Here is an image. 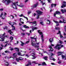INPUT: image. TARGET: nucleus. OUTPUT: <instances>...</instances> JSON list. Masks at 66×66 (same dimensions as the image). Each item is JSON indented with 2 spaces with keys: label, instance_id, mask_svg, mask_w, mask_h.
Listing matches in <instances>:
<instances>
[{
  "label": "nucleus",
  "instance_id": "nucleus-11",
  "mask_svg": "<svg viewBox=\"0 0 66 66\" xmlns=\"http://www.w3.org/2000/svg\"><path fill=\"white\" fill-rule=\"evenodd\" d=\"M36 21H34V22H29L30 23H32V26L33 27H35V26H36V24L35 23H36Z\"/></svg>",
  "mask_w": 66,
  "mask_h": 66
},
{
  "label": "nucleus",
  "instance_id": "nucleus-16",
  "mask_svg": "<svg viewBox=\"0 0 66 66\" xmlns=\"http://www.w3.org/2000/svg\"><path fill=\"white\" fill-rule=\"evenodd\" d=\"M17 54L19 55H20L21 56H24V54H23V55H21V53H20L19 51L18 52V53Z\"/></svg>",
  "mask_w": 66,
  "mask_h": 66
},
{
  "label": "nucleus",
  "instance_id": "nucleus-22",
  "mask_svg": "<svg viewBox=\"0 0 66 66\" xmlns=\"http://www.w3.org/2000/svg\"><path fill=\"white\" fill-rule=\"evenodd\" d=\"M61 11L62 12V13H63V14H64V12H66V9H64V10H61Z\"/></svg>",
  "mask_w": 66,
  "mask_h": 66
},
{
  "label": "nucleus",
  "instance_id": "nucleus-24",
  "mask_svg": "<svg viewBox=\"0 0 66 66\" xmlns=\"http://www.w3.org/2000/svg\"><path fill=\"white\" fill-rule=\"evenodd\" d=\"M13 56L14 57H16L17 56V54L16 53H15L13 54Z\"/></svg>",
  "mask_w": 66,
  "mask_h": 66
},
{
  "label": "nucleus",
  "instance_id": "nucleus-51",
  "mask_svg": "<svg viewBox=\"0 0 66 66\" xmlns=\"http://www.w3.org/2000/svg\"><path fill=\"white\" fill-rule=\"evenodd\" d=\"M25 56H26L27 57H29V56L28 55V54H26L25 55Z\"/></svg>",
  "mask_w": 66,
  "mask_h": 66
},
{
  "label": "nucleus",
  "instance_id": "nucleus-34",
  "mask_svg": "<svg viewBox=\"0 0 66 66\" xmlns=\"http://www.w3.org/2000/svg\"><path fill=\"white\" fill-rule=\"evenodd\" d=\"M16 5H17V6H19L20 7H23V6H24L23 5H18V4H17Z\"/></svg>",
  "mask_w": 66,
  "mask_h": 66
},
{
  "label": "nucleus",
  "instance_id": "nucleus-26",
  "mask_svg": "<svg viewBox=\"0 0 66 66\" xmlns=\"http://www.w3.org/2000/svg\"><path fill=\"white\" fill-rule=\"evenodd\" d=\"M49 40L50 43H52L53 41V38L52 39L51 38Z\"/></svg>",
  "mask_w": 66,
  "mask_h": 66
},
{
  "label": "nucleus",
  "instance_id": "nucleus-63",
  "mask_svg": "<svg viewBox=\"0 0 66 66\" xmlns=\"http://www.w3.org/2000/svg\"><path fill=\"white\" fill-rule=\"evenodd\" d=\"M31 11H29L28 12V14H30V13H31Z\"/></svg>",
  "mask_w": 66,
  "mask_h": 66
},
{
  "label": "nucleus",
  "instance_id": "nucleus-40",
  "mask_svg": "<svg viewBox=\"0 0 66 66\" xmlns=\"http://www.w3.org/2000/svg\"><path fill=\"white\" fill-rule=\"evenodd\" d=\"M8 45H11V44H7L5 46V47H6L7 46H8Z\"/></svg>",
  "mask_w": 66,
  "mask_h": 66
},
{
  "label": "nucleus",
  "instance_id": "nucleus-4",
  "mask_svg": "<svg viewBox=\"0 0 66 66\" xmlns=\"http://www.w3.org/2000/svg\"><path fill=\"white\" fill-rule=\"evenodd\" d=\"M29 51L30 52V53L31 54H33V55H35V53L36 52L35 50L33 49H31V48H29Z\"/></svg>",
  "mask_w": 66,
  "mask_h": 66
},
{
  "label": "nucleus",
  "instance_id": "nucleus-47",
  "mask_svg": "<svg viewBox=\"0 0 66 66\" xmlns=\"http://www.w3.org/2000/svg\"><path fill=\"white\" fill-rule=\"evenodd\" d=\"M23 17H24V18H26V19H27V20H28V18L24 16H23Z\"/></svg>",
  "mask_w": 66,
  "mask_h": 66
},
{
  "label": "nucleus",
  "instance_id": "nucleus-31",
  "mask_svg": "<svg viewBox=\"0 0 66 66\" xmlns=\"http://www.w3.org/2000/svg\"><path fill=\"white\" fill-rule=\"evenodd\" d=\"M36 29H37V28L33 27L32 28V31H34V30H36Z\"/></svg>",
  "mask_w": 66,
  "mask_h": 66
},
{
  "label": "nucleus",
  "instance_id": "nucleus-55",
  "mask_svg": "<svg viewBox=\"0 0 66 66\" xmlns=\"http://www.w3.org/2000/svg\"><path fill=\"white\" fill-rule=\"evenodd\" d=\"M47 1H48V3H50V2H51V0H47Z\"/></svg>",
  "mask_w": 66,
  "mask_h": 66
},
{
  "label": "nucleus",
  "instance_id": "nucleus-41",
  "mask_svg": "<svg viewBox=\"0 0 66 66\" xmlns=\"http://www.w3.org/2000/svg\"><path fill=\"white\" fill-rule=\"evenodd\" d=\"M55 29H56V30H60V28L58 27H55Z\"/></svg>",
  "mask_w": 66,
  "mask_h": 66
},
{
  "label": "nucleus",
  "instance_id": "nucleus-62",
  "mask_svg": "<svg viewBox=\"0 0 66 66\" xmlns=\"http://www.w3.org/2000/svg\"><path fill=\"white\" fill-rule=\"evenodd\" d=\"M61 19H64V18L63 16H61L60 17Z\"/></svg>",
  "mask_w": 66,
  "mask_h": 66
},
{
  "label": "nucleus",
  "instance_id": "nucleus-52",
  "mask_svg": "<svg viewBox=\"0 0 66 66\" xmlns=\"http://www.w3.org/2000/svg\"><path fill=\"white\" fill-rule=\"evenodd\" d=\"M5 29H7V27L5 26L4 28V30H5Z\"/></svg>",
  "mask_w": 66,
  "mask_h": 66
},
{
  "label": "nucleus",
  "instance_id": "nucleus-50",
  "mask_svg": "<svg viewBox=\"0 0 66 66\" xmlns=\"http://www.w3.org/2000/svg\"><path fill=\"white\" fill-rule=\"evenodd\" d=\"M10 39L11 40H13V37L11 36L10 38Z\"/></svg>",
  "mask_w": 66,
  "mask_h": 66
},
{
  "label": "nucleus",
  "instance_id": "nucleus-17",
  "mask_svg": "<svg viewBox=\"0 0 66 66\" xmlns=\"http://www.w3.org/2000/svg\"><path fill=\"white\" fill-rule=\"evenodd\" d=\"M47 23L48 24H50V23H51V20H47Z\"/></svg>",
  "mask_w": 66,
  "mask_h": 66
},
{
  "label": "nucleus",
  "instance_id": "nucleus-64",
  "mask_svg": "<svg viewBox=\"0 0 66 66\" xmlns=\"http://www.w3.org/2000/svg\"><path fill=\"white\" fill-rule=\"evenodd\" d=\"M64 28L65 30L66 29V26H65L64 27Z\"/></svg>",
  "mask_w": 66,
  "mask_h": 66
},
{
  "label": "nucleus",
  "instance_id": "nucleus-1",
  "mask_svg": "<svg viewBox=\"0 0 66 66\" xmlns=\"http://www.w3.org/2000/svg\"><path fill=\"white\" fill-rule=\"evenodd\" d=\"M31 45L32 46H34L35 47H37V48H38L37 49V50H38V49H41L40 48H39V43H36V44L35 43V42L33 41H31Z\"/></svg>",
  "mask_w": 66,
  "mask_h": 66
},
{
  "label": "nucleus",
  "instance_id": "nucleus-8",
  "mask_svg": "<svg viewBox=\"0 0 66 66\" xmlns=\"http://www.w3.org/2000/svg\"><path fill=\"white\" fill-rule=\"evenodd\" d=\"M17 4H18V2H17L16 3H13L12 6L13 9H17V7L16 5H17Z\"/></svg>",
  "mask_w": 66,
  "mask_h": 66
},
{
  "label": "nucleus",
  "instance_id": "nucleus-35",
  "mask_svg": "<svg viewBox=\"0 0 66 66\" xmlns=\"http://www.w3.org/2000/svg\"><path fill=\"white\" fill-rule=\"evenodd\" d=\"M5 64L6 66H8V65H9V63L7 62H5Z\"/></svg>",
  "mask_w": 66,
  "mask_h": 66
},
{
  "label": "nucleus",
  "instance_id": "nucleus-15",
  "mask_svg": "<svg viewBox=\"0 0 66 66\" xmlns=\"http://www.w3.org/2000/svg\"><path fill=\"white\" fill-rule=\"evenodd\" d=\"M59 22V23H66V21L64 19H63V21H62L61 20H60Z\"/></svg>",
  "mask_w": 66,
  "mask_h": 66
},
{
  "label": "nucleus",
  "instance_id": "nucleus-18",
  "mask_svg": "<svg viewBox=\"0 0 66 66\" xmlns=\"http://www.w3.org/2000/svg\"><path fill=\"white\" fill-rule=\"evenodd\" d=\"M30 38L31 39H35L36 42V39H37V37H36V36H35L34 37H30Z\"/></svg>",
  "mask_w": 66,
  "mask_h": 66
},
{
  "label": "nucleus",
  "instance_id": "nucleus-21",
  "mask_svg": "<svg viewBox=\"0 0 66 66\" xmlns=\"http://www.w3.org/2000/svg\"><path fill=\"white\" fill-rule=\"evenodd\" d=\"M30 55H31V56H32V57L31 58L32 59H35L36 58V57H35V56L33 55V54H31Z\"/></svg>",
  "mask_w": 66,
  "mask_h": 66
},
{
  "label": "nucleus",
  "instance_id": "nucleus-56",
  "mask_svg": "<svg viewBox=\"0 0 66 66\" xmlns=\"http://www.w3.org/2000/svg\"><path fill=\"white\" fill-rule=\"evenodd\" d=\"M51 56H53L54 55V54H53L52 53H51Z\"/></svg>",
  "mask_w": 66,
  "mask_h": 66
},
{
  "label": "nucleus",
  "instance_id": "nucleus-20",
  "mask_svg": "<svg viewBox=\"0 0 66 66\" xmlns=\"http://www.w3.org/2000/svg\"><path fill=\"white\" fill-rule=\"evenodd\" d=\"M38 65H39V66H40V65H42V66H43V65H46V63L45 62H44L42 63V64H38Z\"/></svg>",
  "mask_w": 66,
  "mask_h": 66
},
{
  "label": "nucleus",
  "instance_id": "nucleus-58",
  "mask_svg": "<svg viewBox=\"0 0 66 66\" xmlns=\"http://www.w3.org/2000/svg\"><path fill=\"white\" fill-rule=\"evenodd\" d=\"M3 23H2V22H0V25H2Z\"/></svg>",
  "mask_w": 66,
  "mask_h": 66
},
{
  "label": "nucleus",
  "instance_id": "nucleus-48",
  "mask_svg": "<svg viewBox=\"0 0 66 66\" xmlns=\"http://www.w3.org/2000/svg\"><path fill=\"white\" fill-rule=\"evenodd\" d=\"M5 53H10V52L9 51H5Z\"/></svg>",
  "mask_w": 66,
  "mask_h": 66
},
{
  "label": "nucleus",
  "instance_id": "nucleus-42",
  "mask_svg": "<svg viewBox=\"0 0 66 66\" xmlns=\"http://www.w3.org/2000/svg\"><path fill=\"white\" fill-rule=\"evenodd\" d=\"M48 58V57H43V59L45 60H47V59Z\"/></svg>",
  "mask_w": 66,
  "mask_h": 66
},
{
  "label": "nucleus",
  "instance_id": "nucleus-36",
  "mask_svg": "<svg viewBox=\"0 0 66 66\" xmlns=\"http://www.w3.org/2000/svg\"><path fill=\"white\" fill-rule=\"evenodd\" d=\"M50 60H53V61H55V59H54V58L52 57H50Z\"/></svg>",
  "mask_w": 66,
  "mask_h": 66
},
{
  "label": "nucleus",
  "instance_id": "nucleus-53",
  "mask_svg": "<svg viewBox=\"0 0 66 66\" xmlns=\"http://www.w3.org/2000/svg\"><path fill=\"white\" fill-rule=\"evenodd\" d=\"M21 34L22 35H25V33H21Z\"/></svg>",
  "mask_w": 66,
  "mask_h": 66
},
{
  "label": "nucleus",
  "instance_id": "nucleus-60",
  "mask_svg": "<svg viewBox=\"0 0 66 66\" xmlns=\"http://www.w3.org/2000/svg\"><path fill=\"white\" fill-rule=\"evenodd\" d=\"M23 16L22 14H21L20 15H19V16L20 17H22V16Z\"/></svg>",
  "mask_w": 66,
  "mask_h": 66
},
{
  "label": "nucleus",
  "instance_id": "nucleus-29",
  "mask_svg": "<svg viewBox=\"0 0 66 66\" xmlns=\"http://www.w3.org/2000/svg\"><path fill=\"white\" fill-rule=\"evenodd\" d=\"M58 53L59 54L58 55L59 56L60 55H61V54H62V53H63V52H58Z\"/></svg>",
  "mask_w": 66,
  "mask_h": 66
},
{
  "label": "nucleus",
  "instance_id": "nucleus-54",
  "mask_svg": "<svg viewBox=\"0 0 66 66\" xmlns=\"http://www.w3.org/2000/svg\"><path fill=\"white\" fill-rule=\"evenodd\" d=\"M8 23H9V24H10V25H11V24H12L11 23V22H8Z\"/></svg>",
  "mask_w": 66,
  "mask_h": 66
},
{
  "label": "nucleus",
  "instance_id": "nucleus-44",
  "mask_svg": "<svg viewBox=\"0 0 66 66\" xmlns=\"http://www.w3.org/2000/svg\"><path fill=\"white\" fill-rule=\"evenodd\" d=\"M20 22H21L22 21H23V19H22V18H20Z\"/></svg>",
  "mask_w": 66,
  "mask_h": 66
},
{
  "label": "nucleus",
  "instance_id": "nucleus-6",
  "mask_svg": "<svg viewBox=\"0 0 66 66\" xmlns=\"http://www.w3.org/2000/svg\"><path fill=\"white\" fill-rule=\"evenodd\" d=\"M5 15H6V13H2L0 15V17L2 19H5Z\"/></svg>",
  "mask_w": 66,
  "mask_h": 66
},
{
  "label": "nucleus",
  "instance_id": "nucleus-57",
  "mask_svg": "<svg viewBox=\"0 0 66 66\" xmlns=\"http://www.w3.org/2000/svg\"><path fill=\"white\" fill-rule=\"evenodd\" d=\"M29 43V41H27L26 42V43H25V44H28Z\"/></svg>",
  "mask_w": 66,
  "mask_h": 66
},
{
  "label": "nucleus",
  "instance_id": "nucleus-30",
  "mask_svg": "<svg viewBox=\"0 0 66 66\" xmlns=\"http://www.w3.org/2000/svg\"><path fill=\"white\" fill-rule=\"evenodd\" d=\"M49 47L50 48L51 51H53V48H52V47H51V46L50 45L49 46Z\"/></svg>",
  "mask_w": 66,
  "mask_h": 66
},
{
  "label": "nucleus",
  "instance_id": "nucleus-27",
  "mask_svg": "<svg viewBox=\"0 0 66 66\" xmlns=\"http://www.w3.org/2000/svg\"><path fill=\"white\" fill-rule=\"evenodd\" d=\"M39 1H41L40 2V3H42L43 5H44V4H45V3H43V1H41V0H39Z\"/></svg>",
  "mask_w": 66,
  "mask_h": 66
},
{
  "label": "nucleus",
  "instance_id": "nucleus-5",
  "mask_svg": "<svg viewBox=\"0 0 66 66\" xmlns=\"http://www.w3.org/2000/svg\"><path fill=\"white\" fill-rule=\"evenodd\" d=\"M38 33H39L40 35L42 41L43 42L44 40V36L43 35V34L42 32H40V30H38Z\"/></svg>",
  "mask_w": 66,
  "mask_h": 66
},
{
  "label": "nucleus",
  "instance_id": "nucleus-38",
  "mask_svg": "<svg viewBox=\"0 0 66 66\" xmlns=\"http://www.w3.org/2000/svg\"><path fill=\"white\" fill-rule=\"evenodd\" d=\"M62 57L63 59L64 60H66V58H65V56H64L63 55H62Z\"/></svg>",
  "mask_w": 66,
  "mask_h": 66
},
{
  "label": "nucleus",
  "instance_id": "nucleus-25",
  "mask_svg": "<svg viewBox=\"0 0 66 66\" xmlns=\"http://www.w3.org/2000/svg\"><path fill=\"white\" fill-rule=\"evenodd\" d=\"M21 45L22 46H23V45H26V43H24L22 42L21 41Z\"/></svg>",
  "mask_w": 66,
  "mask_h": 66
},
{
  "label": "nucleus",
  "instance_id": "nucleus-14",
  "mask_svg": "<svg viewBox=\"0 0 66 66\" xmlns=\"http://www.w3.org/2000/svg\"><path fill=\"white\" fill-rule=\"evenodd\" d=\"M5 37H7V36H5L4 37H3L2 38L0 37V40H2V41H3L4 40Z\"/></svg>",
  "mask_w": 66,
  "mask_h": 66
},
{
  "label": "nucleus",
  "instance_id": "nucleus-43",
  "mask_svg": "<svg viewBox=\"0 0 66 66\" xmlns=\"http://www.w3.org/2000/svg\"><path fill=\"white\" fill-rule=\"evenodd\" d=\"M10 18H11V19H13L14 17V16L13 15H11L10 16Z\"/></svg>",
  "mask_w": 66,
  "mask_h": 66
},
{
  "label": "nucleus",
  "instance_id": "nucleus-10",
  "mask_svg": "<svg viewBox=\"0 0 66 66\" xmlns=\"http://www.w3.org/2000/svg\"><path fill=\"white\" fill-rule=\"evenodd\" d=\"M62 5L61 6V7L63 8L64 7H65L66 6V2L64 1H62Z\"/></svg>",
  "mask_w": 66,
  "mask_h": 66
},
{
  "label": "nucleus",
  "instance_id": "nucleus-59",
  "mask_svg": "<svg viewBox=\"0 0 66 66\" xmlns=\"http://www.w3.org/2000/svg\"><path fill=\"white\" fill-rule=\"evenodd\" d=\"M61 61H58V64H61Z\"/></svg>",
  "mask_w": 66,
  "mask_h": 66
},
{
  "label": "nucleus",
  "instance_id": "nucleus-49",
  "mask_svg": "<svg viewBox=\"0 0 66 66\" xmlns=\"http://www.w3.org/2000/svg\"><path fill=\"white\" fill-rule=\"evenodd\" d=\"M40 24H42V25H44V23L43 22H40Z\"/></svg>",
  "mask_w": 66,
  "mask_h": 66
},
{
  "label": "nucleus",
  "instance_id": "nucleus-45",
  "mask_svg": "<svg viewBox=\"0 0 66 66\" xmlns=\"http://www.w3.org/2000/svg\"><path fill=\"white\" fill-rule=\"evenodd\" d=\"M5 33H4L3 35H1V36L2 37L4 36L5 35Z\"/></svg>",
  "mask_w": 66,
  "mask_h": 66
},
{
  "label": "nucleus",
  "instance_id": "nucleus-13",
  "mask_svg": "<svg viewBox=\"0 0 66 66\" xmlns=\"http://www.w3.org/2000/svg\"><path fill=\"white\" fill-rule=\"evenodd\" d=\"M54 22L56 24V26H59V22H57V21H55L54 20H53Z\"/></svg>",
  "mask_w": 66,
  "mask_h": 66
},
{
  "label": "nucleus",
  "instance_id": "nucleus-46",
  "mask_svg": "<svg viewBox=\"0 0 66 66\" xmlns=\"http://www.w3.org/2000/svg\"><path fill=\"white\" fill-rule=\"evenodd\" d=\"M37 4H36L34 5L33 6L34 7H37Z\"/></svg>",
  "mask_w": 66,
  "mask_h": 66
},
{
  "label": "nucleus",
  "instance_id": "nucleus-37",
  "mask_svg": "<svg viewBox=\"0 0 66 66\" xmlns=\"http://www.w3.org/2000/svg\"><path fill=\"white\" fill-rule=\"evenodd\" d=\"M8 32H9V33H10V34L11 35H12V34H13V32H12V31L11 30H9L8 31Z\"/></svg>",
  "mask_w": 66,
  "mask_h": 66
},
{
  "label": "nucleus",
  "instance_id": "nucleus-39",
  "mask_svg": "<svg viewBox=\"0 0 66 66\" xmlns=\"http://www.w3.org/2000/svg\"><path fill=\"white\" fill-rule=\"evenodd\" d=\"M23 28H29V27L27 26L26 25H24Z\"/></svg>",
  "mask_w": 66,
  "mask_h": 66
},
{
  "label": "nucleus",
  "instance_id": "nucleus-7",
  "mask_svg": "<svg viewBox=\"0 0 66 66\" xmlns=\"http://www.w3.org/2000/svg\"><path fill=\"white\" fill-rule=\"evenodd\" d=\"M3 2L4 3L5 2L6 4L7 5H9L10 4V3L12 2V1H11V0H5V2H4V0H3Z\"/></svg>",
  "mask_w": 66,
  "mask_h": 66
},
{
  "label": "nucleus",
  "instance_id": "nucleus-32",
  "mask_svg": "<svg viewBox=\"0 0 66 66\" xmlns=\"http://www.w3.org/2000/svg\"><path fill=\"white\" fill-rule=\"evenodd\" d=\"M31 65V62H29V64H27L25 65V66H29L30 65Z\"/></svg>",
  "mask_w": 66,
  "mask_h": 66
},
{
  "label": "nucleus",
  "instance_id": "nucleus-28",
  "mask_svg": "<svg viewBox=\"0 0 66 66\" xmlns=\"http://www.w3.org/2000/svg\"><path fill=\"white\" fill-rule=\"evenodd\" d=\"M15 49L16 51H18H18H19V48H15Z\"/></svg>",
  "mask_w": 66,
  "mask_h": 66
},
{
  "label": "nucleus",
  "instance_id": "nucleus-3",
  "mask_svg": "<svg viewBox=\"0 0 66 66\" xmlns=\"http://www.w3.org/2000/svg\"><path fill=\"white\" fill-rule=\"evenodd\" d=\"M37 13V16L36 18V19H38L39 18V16H40V15H42L43 12L39 11H36Z\"/></svg>",
  "mask_w": 66,
  "mask_h": 66
},
{
  "label": "nucleus",
  "instance_id": "nucleus-33",
  "mask_svg": "<svg viewBox=\"0 0 66 66\" xmlns=\"http://www.w3.org/2000/svg\"><path fill=\"white\" fill-rule=\"evenodd\" d=\"M14 25H12L11 27L12 28V30H14L15 29V27H14Z\"/></svg>",
  "mask_w": 66,
  "mask_h": 66
},
{
  "label": "nucleus",
  "instance_id": "nucleus-19",
  "mask_svg": "<svg viewBox=\"0 0 66 66\" xmlns=\"http://www.w3.org/2000/svg\"><path fill=\"white\" fill-rule=\"evenodd\" d=\"M57 34H60V37L61 38L63 37V36L61 34V31H59L58 33Z\"/></svg>",
  "mask_w": 66,
  "mask_h": 66
},
{
  "label": "nucleus",
  "instance_id": "nucleus-61",
  "mask_svg": "<svg viewBox=\"0 0 66 66\" xmlns=\"http://www.w3.org/2000/svg\"><path fill=\"white\" fill-rule=\"evenodd\" d=\"M31 9L32 10H33V9L34 6H31Z\"/></svg>",
  "mask_w": 66,
  "mask_h": 66
},
{
  "label": "nucleus",
  "instance_id": "nucleus-23",
  "mask_svg": "<svg viewBox=\"0 0 66 66\" xmlns=\"http://www.w3.org/2000/svg\"><path fill=\"white\" fill-rule=\"evenodd\" d=\"M56 5V4H52L51 5V7H55Z\"/></svg>",
  "mask_w": 66,
  "mask_h": 66
},
{
  "label": "nucleus",
  "instance_id": "nucleus-12",
  "mask_svg": "<svg viewBox=\"0 0 66 66\" xmlns=\"http://www.w3.org/2000/svg\"><path fill=\"white\" fill-rule=\"evenodd\" d=\"M61 13L59 11H56L55 13H54V16H55V15H56V14H60Z\"/></svg>",
  "mask_w": 66,
  "mask_h": 66
},
{
  "label": "nucleus",
  "instance_id": "nucleus-9",
  "mask_svg": "<svg viewBox=\"0 0 66 66\" xmlns=\"http://www.w3.org/2000/svg\"><path fill=\"white\" fill-rule=\"evenodd\" d=\"M19 60L20 61H22L23 60V58L21 57H18V58H16V61L17 62H19Z\"/></svg>",
  "mask_w": 66,
  "mask_h": 66
},
{
  "label": "nucleus",
  "instance_id": "nucleus-2",
  "mask_svg": "<svg viewBox=\"0 0 66 66\" xmlns=\"http://www.w3.org/2000/svg\"><path fill=\"white\" fill-rule=\"evenodd\" d=\"M61 47H63L64 46L63 45H61V44H57L56 46L55 47V49H57L58 50H59L60 49H61Z\"/></svg>",
  "mask_w": 66,
  "mask_h": 66
}]
</instances>
